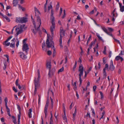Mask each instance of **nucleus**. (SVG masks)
<instances>
[{"instance_id": "nucleus-62", "label": "nucleus", "mask_w": 124, "mask_h": 124, "mask_svg": "<svg viewBox=\"0 0 124 124\" xmlns=\"http://www.w3.org/2000/svg\"><path fill=\"white\" fill-rule=\"evenodd\" d=\"M0 120H1V121L2 122H4V119L3 118V117L1 118L0 119Z\"/></svg>"}, {"instance_id": "nucleus-42", "label": "nucleus", "mask_w": 124, "mask_h": 124, "mask_svg": "<svg viewBox=\"0 0 124 124\" xmlns=\"http://www.w3.org/2000/svg\"><path fill=\"white\" fill-rule=\"evenodd\" d=\"M17 43L16 44V47H17L19 45V40H18L17 39Z\"/></svg>"}, {"instance_id": "nucleus-24", "label": "nucleus", "mask_w": 124, "mask_h": 124, "mask_svg": "<svg viewBox=\"0 0 124 124\" xmlns=\"http://www.w3.org/2000/svg\"><path fill=\"white\" fill-rule=\"evenodd\" d=\"M15 41H13L10 44V46L11 47L14 48L15 47Z\"/></svg>"}, {"instance_id": "nucleus-11", "label": "nucleus", "mask_w": 124, "mask_h": 124, "mask_svg": "<svg viewBox=\"0 0 124 124\" xmlns=\"http://www.w3.org/2000/svg\"><path fill=\"white\" fill-rule=\"evenodd\" d=\"M115 68V66L113 65V61L112 60H111L110 62V69L111 71H113L114 70Z\"/></svg>"}, {"instance_id": "nucleus-8", "label": "nucleus", "mask_w": 124, "mask_h": 124, "mask_svg": "<svg viewBox=\"0 0 124 124\" xmlns=\"http://www.w3.org/2000/svg\"><path fill=\"white\" fill-rule=\"evenodd\" d=\"M55 69L54 68H52L51 70H49L48 75L49 77H51L52 76L54 75V72L55 71Z\"/></svg>"}, {"instance_id": "nucleus-19", "label": "nucleus", "mask_w": 124, "mask_h": 124, "mask_svg": "<svg viewBox=\"0 0 124 124\" xmlns=\"http://www.w3.org/2000/svg\"><path fill=\"white\" fill-rule=\"evenodd\" d=\"M49 94H51L52 96H54V93L52 91V90H51L50 89H50L49 90L48 92V95H49Z\"/></svg>"}, {"instance_id": "nucleus-25", "label": "nucleus", "mask_w": 124, "mask_h": 124, "mask_svg": "<svg viewBox=\"0 0 124 124\" xmlns=\"http://www.w3.org/2000/svg\"><path fill=\"white\" fill-rule=\"evenodd\" d=\"M12 117L13 118V122L15 124H16V119L15 117L13 116H12Z\"/></svg>"}, {"instance_id": "nucleus-59", "label": "nucleus", "mask_w": 124, "mask_h": 124, "mask_svg": "<svg viewBox=\"0 0 124 124\" xmlns=\"http://www.w3.org/2000/svg\"><path fill=\"white\" fill-rule=\"evenodd\" d=\"M51 101V104H53V99H52L51 97H50Z\"/></svg>"}, {"instance_id": "nucleus-60", "label": "nucleus", "mask_w": 124, "mask_h": 124, "mask_svg": "<svg viewBox=\"0 0 124 124\" xmlns=\"http://www.w3.org/2000/svg\"><path fill=\"white\" fill-rule=\"evenodd\" d=\"M6 64H4V66L3 68V70H5L6 68Z\"/></svg>"}, {"instance_id": "nucleus-37", "label": "nucleus", "mask_w": 124, "mask_h": 124, "mask_svg": "<svg viewBox=\"0 0 124 124\" xmlns=\"http://www.w3.org/2000/svg\"><path fill=\"white\" fill-rule=\"evenodd\" d=\"M100 93L101 95V99H102V98H103L104 97V96L103 95V94L101 92H100Z\"/></svg>"}, {"instance_id": "nucleus-33", "label": "nucleus", "mask_w": 124, "mask_h": 124, "mask_svg": "<svg viewBox=\"0 0 124 124\" xmlns=\"http://www.w3.org/2000/svg\"><path fill=\"white\" fill-rule=\"evenodd\" d=\"M120 11L122 12L124 11V6H122V7L120 8Z\"/></svg>"}, {"instance_id": "nucleus-53", "label": "nucleus", "mask_w": 124, "mask_h": 124, "mask_svg": "<svg viewBox=\"0 0 124 124\" xmlns=\"http://www.w3.org/2000/svg\"><path fill=\"white\" fill-rule=\"evenodd\" d=\"M7 113L8 115L9 116H11V115L10 114V110L7 111Z\"/></svg>"}, {"instance_id": "nucleus-40", "label": "nucleus", "mask_w": 124, "mask_h": 124, "mask_svg": "<svg viewBox=\"0 0 124 124\" xmlns=\"http://www.w3.org/2000/svg\"><path fill=\"white\" fill-rule=\"evenodd\" d=\"M12 89L16 93L17 92V90L16 89L15 87L14 86L13 87Z\"/></svg>"}, {"instance_id": "nucleus-35", "label": "nucleus", "mask_w": 124, "mask_h": 124, "mask_svg": "<svg viewBox=\"0 0 124 124\" xmlns=\"http://www.w3.org/2000/svg\"><path fill=\"white\" fill-rule=\"evenodd\" d=\"M113 38L115 40V41L117 43H119L120 44V42L119 41V40H117L116 39H115L114 37H113Z\"/></svg>"}, {"instance_id": "nucleus-47", "label": "nucleus", "mask_w": 124, "mask_h": 124, "mask_svg": "<svg viewBox=\"0 0 124 124\" xmlns=\"http://www.w3.org/2000/svg\"><path fill=\"white\" fill-rule=\"evenodd\" d=\"M27 40V39H25L23 40V45L24 44V43H26L25 42Z\"/></svg>"}, {"instance_id": "nucleus-52", "label": "nucleus", "mask_w": 124, "mask_h": 124, "mask_svg": "<svg viewBox=\"0 0 124 124\" xmlns=\"http://www.w3.org/2000/svg\"><path fill=\"white\" fill-rule=\"evenodd\" d=\"M42 29L43 31L44 32H45L46 33H47V32L46 31V30L44 29L43 27H42Z\"/></svg>"}, {"instance_id": "nucleus-36", "label": "nucleus", "mask_w": 124, "mask_h": 124, "mask_svg": "<svg viewBox=\"0 0 124 124\" xmlns=\"http://www.w3.org/2000/svg\"><path fill=\"white\" fill-rule=\"evenodd\" d=\"M124 54V51H121L120 53L119 54V55H122Z\"/></svg>"}, {"instance_id": "nucleus-30", "label": "nucleus", "mask_w": 124, "mask_h": 124, "mask_svg": "<svg viewBox=\"0 0 124 124\" xmlns=\"http://www.w3.org/2000/svg\"><path fill=\"white\" fill-rule=\"evenodd\" d=\"M45 46V43L44 42L42 44V48L43 50H45L46 49L44 47Z\"/></svg>"}, {"instance_id": "nucleus-63", "label": "nucleus", "mask_w": 124, "mask_h": 124, "mask_svg": "<svg viewBox=\"0 0 124 124\" xmlns=\"http://www.w3.org/2000/svg\"><path fill=\"white\" fill-rule=\"evenodd\" d=\"M108 67V64H106L105 65V68H104L106 69Z\"/></svg>"}, {"instance_id": "nucleus-17", "label": "nucleus", "mask_w": 124, "mask_h": 124, "mask_svg": "<svg viewBox=\"0 0 124 124\" xmlns=\"http://www.w3.org/2000/svg\"><path fill=\"white\" fill-rule=\"evenodd\" d=\"M87 114L86 115H85L84 116V118L86 119H88V117H89V118H91L90 113L89 112H87Z\"/></svg>"}, {"instance_id": "nucleus-57", "label": "nucleus", "mask_w": 124, "mask_h": 124, "mask_svg": "<svg viewBox=\"0 0 124 124\" xmlns=\"http://www.w3.org/2000/svg\"><path fill=\"white\" fill-rule=\"evenodd\" d=\"M48 105L49 103H46L45 108H48Z\"/></svg>"}, {"instance_id": "nucleus-32", "label": "nucleus", "mask_w": 124, "mask_h": 124, "mask_svg": "<svg viewBox=\"0 0 124 124\" xmlns=\"http://www.w3.org/2000/svg\"><path fill=\"white\" fill-rule=\"evenodd\" d=\"M64 70V67H62L61 69L59 70L58 71V73H59L60 72H62Z\"/></svg>"}, {"instance_id": "nucleus-49", "label": "nucleus", "mask_w": 124, "mask_h": 124, "mask_svg": "<svg viewBox=\"0 0 124 124\" xmlns=\"http://www.w3.org/2000/svg\"><path fill=\"white\" fill-rule=\"evenodd\" d=\"M107 33L109 35H110V36H111L113 38V35L110 32H107Z\"/></svg>"}, {"instance_id": "nucleus-46", "label": "nucleus", "mask_w": 124, "mask_h": 124, "mask_svg": "<svg viewBox=\"0 0 124 124\" xmlns=\"http://www.w3.org/2000/svg\"><path fill=\"white\" fill-rule=\"evenodd\" d=\"M62 36H60V38L59 40V42L60 43H62Z\"/></svg>"}, {"instance_id": "nucleus-4", "label": "nucleus", "mask_w": 124, "mask_h": 124, "mask_svg": "<svg viewBox=\"0 0 124 124\" xmlns=\"http://www.w3.org/2000/svg\"><path fill=\"white\" fill-rule=\"evenodd\" d=\"M16 21V22L17 23H26L27 20V18L24 17H17Z\"/></svg>"}, {"instance_id": "nucleus-51", "label": "nucleus", "mask_w": 124, "mask_h": 124, "mask_svg": "<svg viewBox=\"0 0 124 124\" xmlns=\"http://www.w3.org/2000/svg\"><path fill=\"white\" fill-rule=\"evenodd\" d=\"M92 69V67H90L89 69L87 71V73H88Z\"/></svg>"}, {"instance_id": "nucleus-31", "label": "nucleus", "mask_w": 124, "mask_h": 124, "mask_svg": "<svg viewBox=\"0 0 124 124\" xmlns=\"http://www.w3.org/2000/svg\"><path fill=\"white\" fill-rule=\"evenodd\" d=\"M59 3L58 2L57 4V5L56 7V10H58L59 9Z\"/></svg>"}, {"instance_id": "nucleus-12", "label": "nucleus", "mask_w": 124, "mask_h": 124, "mask_svg": "<svg viewBox=\"0 0 124 124\" xmlns=\"http://www.w3.org/2000/svg\"><path fill=\"white\" fill-rule=\"evenodd\" d=\"M51 62L50 61L47 62L46 63V67L47 69H49V70H51Z\"/></svg>"}, {"instance_id": "nucleus-5", "label": "nucleus", "mask_w": 124, "mask_h": 124, "mask_svg": "<svg viewBox=\"0 0 124 124\" xmlns=\"http://www.w3.org/2000/svg\"><path fill=\"white\" fill-rule=\"evenodd\" d=\"M39 78H38L37 80L36 78H35L34 80V84L35 85V92H36L37 91V87L39 86V83L40 79Z\"/></svg>"}, {"instance_id": "nucleus-58", "label": "nucleus", "mask_w": 124, "mask_h": 124, "mask_svg": "<svg viewBox=\"0 0 124 124\" xmlns=\"http://www.w3.org/2000/svg\"><path fill=\"white\" fill-rule=\"evenodd\" d=\"M65 63H66L67 61V56H65Z\"/></svg>"}, {"instance_id": "nucleus-2", "label": "nucleus", "mask_w": 124, "mask_h": 124, "mask_svg": "<svg viewBox=\"0 0 124 124\" xmlns=\"http://www.w3.org/2000/svg\"><path fill=\"white\" fill-rule=\"evenodd\" d=\"M52 2H51L50 3V6H48V10L49 11L50 9H51L50 16V20L51 21L52 25L51 26L50 28V30L51 32L52 36H53L54 35L53 31L55 29V24L54 22L55 18L53 16L54 14V10L52 9L53 7L52 5Z\"/></svg>"}, {"instance_id": "nucleus-45", "label": "nucleus", "mask_w": 124, "mask_h": 124, "mask_svg": "<svg viewBox=\"0 0 124 124\" xmlns=\"http://www.w3.org/2000/svg\"><path fill=\"white\" fill-rule=\"evenodd\" d=\"M52 54L50 50L48 51L47 52V54L49 55H50Z\"/></svg>"}, {"instance_id": "nucleus-29", "label": "nucleus", "mask_w": 124, "mask_h": 124, "mask_svg": "<svg viewBox=\"0 0 124 124\" xmlns=\"http://www.w3.org/2000/svg\"><path fill=\"white\" fill-rule=\"evenodd\" d=\"M77 62L76 61L75 64L74 65L73 69V71H75V69L76 68L77 66Z\"/></svg>"}, {"instance_id": "nucleus-10", "label": "nucleus", "mask_w": 124, "mask_h": 124, "mask_svg": "<svg viewBox=\"0 0 124 124\" xmlns=\"http://www.w3.org/2000/svg\"><path fill=\"white\" fill-rule=\"evenodd\" d=\"M19 56L22 59L24 60L27 58V56L24 54L22 52H21L19 53Z\"/></svg>"}, {"instance_id": "nucleus-50", "label": "nucleus", "mask_w": 124, "mask_h": 124, "mask_svg": "<svg viewBox=\"0 0 124 124\" xmlns=\"http://www.w3.org/2000/svg\"><path fill=\"white\" fill-rule=\"evenodd\" d=\"M92 110V112L93 113V114L92 115L93 116H94L95 115V113L94 112V109H91Z\"/></svg>"}, {"instance_id": "nucleus-16", "label": "nucleus", "mask_w": 124, "mask_h": 124, "mask_svg": "<svg viewBox=\"0 0 124 124\" xmlns=\"http://www.w3.org/2000/svg\"><path fill=\"white\" fill-rule=\"evenodd\" d=\"M18 2V0H13V4L14 6H16Z\"/></svg>"}, {"instance_id": "nucleus-34", "label": "nucleus", "mask_w": 124, "mask_h": 124, "mask_svg": "<svg viewBox=\"0 0 124 124\" xmlns=\"http://www.w3.org/2000/svg\"><path fill=\"white\" fill-rule=\"evenodd\" d=\"M17 108L19 111V114H20V115H21V113H20L21 108H20L19 105H17Z\"/></svg>"}, {"instance_id": "nucleus-22", "label": "nucleus", "mask_w": 124, "mask_h": 124, "mask_svg": "<svg viewBox=\"0 0 124 124\" xmlns=\"http://www.w3.org/2000/svg\"><path fill=\"white\" fill-rule=\"evenodd\" d=\"M101 28L103 31L106 33L108 32L107 30L104 27L101 26Z\"/></svg>"}, {"instance_id": "nucleus-6", "label": "nucleus", "mask_w": 124, "mask_h": 124, "mask_svg": "<svg viewBox=\"0 0 124 124\" xmlns=\"http://www.w3.org/2000/svg\"><path fill=\"white\" fill-rule=\"evenodd\" d=\"M46 44L47 45V47L48 48H50L52 46H53V48L54 47V42L51 40V41L50 42L49 40L48 39H46Z\"/></svg>"}, {"instance_id": "nucleus-64", "label": "nucleus", "mask_w": 124, "mask_h": 124, "mask_svg": "<svg viewBox=\"0 0 124 124\" xmlns=\"http://www.w3.org/2000/svg\"><path fill=\"white\" fill-rule=\"evenodd\" d=\"M76 19H77L78 20H80L81 19V18L79 16V15H78L77 16V18Z\"/></svg>"}, {"instance_id": "nucleus-18", "label": "nucleus", "mask_w": 124, "mask_h": 124, "mask_svg": "<svg viewBox=\"0 0 124 124\" xmlns=\"http://www.w3.org/2000/svg\"><path fill=\"white\" fill-rule=\"evenodd\" d=\"M28 113V115H29V117L31 118V112H32V109L31 108L30 109Z\"/></svg>"}, {"instance_id": "nucleus-39", "label": "nucleus", "mask_w": 124, "mask_h": 124, "mask_svg": "<svg viewBox=\"0 0 124 124\" xmlns=\"http://www.w3.org/2000/svg\"><path fill=\"white\" fill-rule=\"evenodd\" d=\"M25 26V25L24 24H23L22 25H21L20 27V29L22 30V29H23L24 28V27Z\"/></svg>"}, {"instance_id": "nucleus-55", "label": "nucleus", "mask_w": 124, "mask_h": 124, "mask_svg": "<svg viewBox=\"0 0 124 124\" xmlns=\"http://www.w3.org/2000/svg\"><path fill=\"white\" fill-rule=\"evenodd\" d=\"M103 62L104 64H105L106 63V60L105 58L104 57L103 58Z\"/></svg>"}, {"instance_id": "nucleus-14", "label": "nucleus", "mask_w": 124, "mask_h": 124, "mask_svg": "<svg viewBox=\"0 0 124 124\" xmlns=\"http://www.w3.org/2000/svg\"><path fill=\"white\" fill-rule=\"evenodd\" d=\"M65 34V32L63 31L62 27H61L60 30V36H62V35H63L64 36Z\"/></svg>"}, {"instance_id": "nucleus-26", "label": "nucleus", "mask_w": 124, "mask_h": 124, "mask_svg": "<svg viewBox=\"0 0 124 124\" xmlns=\"http://www.w3.org/2000/svg\"><path fill=\"white\" fill-rule=\"evenodd\" d=\"M18 124H19L20 123V115L18 114L17 115Z\"/></svg>"}, {"instance_id": "nucleus-23", "label": "nucleus", "mask_w": 124, "mask_h": 124, "mask_svg": "<svg viewBox=\"0 0 124 124\" xmlns=\"http://www.w3.org/2000/svg\"><path fill=\"white\" fill-rule=\"evenodd\" d=\"M97 36L99 40H101L103 42H104V40L102 39V38L100 36L99 34H97Z\"/></svg>"}, {"instance_id": "nucleus-41", "label": "nucleus", "mask_w": 124, "mask_h": 124, "mask_svg": "<svg viewBox=\"0 0 124 124\" xmlns=\"http://www.w3.org/2000/svg\"><path fill=\"white\" fill-rule=\"evenodd\" d=\"M103 79H104V78H105L106 77L107 75L106 74V73H103Z\"/></svg>"}, {"instance_id": "nucleus-43", "label": "nucleus", "mask_w": 124, "mask_h": 124, "mask_svg": "<svg viewBox=\"0 0 124 124\" xmlns=\"http://www.w3.org/2000/svg\"><path fill=\"white\" fill-rule=\"evenodd\" d=\"M108 30L110 32H112L113 31V29L111 28L108 27Z\"/></svg>"}, {"instance_id": "nucleus-38", "label": "nucleus", "mask_w": 124, "mask_h": 124, "mask_svg": "<svg viewBox=\"0 0 124 124\" xmlns=\"http://www.w3.org/2000/svg\"><path fill=\"white\" fill-rule=\"evenodd\" d=\"M47 109L48 108H44V113L45 114H46V113H47Z\"/></svg>"}, {"instance_id": "nucleus-28", "label": "nucleus", "mask_w": 124, "mask_h": 124, "mask_svg": "<svg viewBox=\"0 0 124 124\" xmlns=\"http://www.w3.org/2000/svg\"><path fill=\"white\" fill-rule=\"evenodd\" d=\"M12 37V36H10L9 37L8 39L6 40V41H5L4 42V43H5V44H6V43H7L9 40Z\"/></svg>"}, {"instance_id": "nucleus-15", "label": "nucleus", "mask_w": 124, "mask_h": 124, "mask_svg": "<svg viewBox=\"0 0 124 124\" xmlns=\"http://www.w3.org/2000/svg\"><path fill=\"white\" fill-rule=\"evenodd\" d=\"M115 59L116 61H117L120 59L121 62L123 60V58L121 57L119 55L116 56L115 58Z\"/></svg>"}, {"instance_id": "nucleus-3", "label": "nucleus", "mask_w": 124, "mask_h": 124, "mask_svg": "<svg viewBox=\"0 0 124 124\" xmlns=\"http://www.w3.org/2000/svg\"><path fill=\"white\" fill-rule=\"evenodd\" d=\"M78 71L79 72L78 74V76L79 77V81L80 82L79 85L80 86L82 83V81L81 77V76L83 75L84 72V67L81 64L79 65Z\"/></svg>"}, {"instance_id": "nucleus-7", "label": "nucleus", "mask_w": 124, "mask_h": 124, "mask_svg": "<svg viewBox=\"0 0 124 124\" xmlns=\"http://www.w3.org/2000/svg\"><path fill=\"white\" fill-rule=\"evenodd\" d=\"M22 49L23 51H25L26 54H27L28 52L29 49L28 44L26 43H24L23 44V46Z\"/></svg>"}, {"instance_id": "nucleus-20", "label": "nucleus", "mask_w": 124, "mask_h": 124, "mask_svg": "<svg viewBox=\"0 0 124 124\" xmlns=\"http://www.w3.org/2000/svg\"><path fill=\"white\" fill-rule=\"evenodd\" d=\"M64 115L63 116H62L63 119V120H64L66 122H67V119L65 111V110L64 111Z\"/></svg>"}, {"instance_id": "nucleus-13", "label": "nucleus", "mask_w": 124, "mask_h": 124, "mask_svg": "<svg viewBox=\"0 0 124 124\" xmlns=\"http://www.w3.org/2000/svg\"><path fill=\"white\" fill-rule=\"evenodd\" d=\"M19 80L18 79H17L16 80L15 82L16 85L17 86H18V88L20 89H21L22 87L20 85L18 84Z\"/></svg>"}, {"instance_id": "nucleus-54", "label": "nucleus", "mask_w": 124, "mask_h": 124, "mask_svg": "<svg viewBox=\"0 0 124 124\" xmlns=\"http://www.w3.org/2000/svg\"><path fill=\"white\" fill-rule=\"evenodd\" d=\"M76 96L77 97V99H78L79 98V96L77 91L76 92Z\"/></svg>"}, {"instance_id": "nucleus-44", "label": "nucleus", "mask_w": 124, "mask_h": 124, "mask_svg": "<svg viewBox=\"0 0 124 124\" xmlns=\"http://www.w3.org/2000/svg\"><path fill=\"white\" fill-rule=\"evenodd\" d=\"M38 78H40V71L39 70H38Z\"/></svg>"}, {"instance_id": "nucleus-21", "label": "nucleus", "mask_w": 124, "mask_h": 124, "mask_svg": "<svg viewBox=\"0 0 124 124\" xmlns=\"http://www.w3.org/2000/svg\"><path fill=\"white\" fill-rule=\"evenodd\" d=\"M47 1L48 0H46V2L44 6V11L45 12H46L47 11V8H46V5L47 4Z\"/></svg>"}, {"instance_id": "nucleus-1", "label": "nucleus", "mask_w": 124, "mask_h": 124, "mask_svg": "<svg viewBox=\"0 0 124 124\" xmlns=\"http://www.w3.org/2000/svg\"><path fill=\"white\" fill-rule=\"evenodd\" d=\"M35 13V16L37 17V23L38 24L36 25L34 21L33 22V24L34 25V29H31V31L33 33L36 34L38 32L39 35H41L42 34V32L40 29V27L41 24V20L40 17V14L39 10L36 8L35 7L34 8Z\"/></svg>"}, {"instance_id": "nucleus-48", "label": "nucleus", "mask_w": 124, "mask_h": 124, "mask_svg": "<svg viewBox=\"0 0 124 124\" xmlns=\"http://www.w3.org/2000/svg\"><path fill=\"white\" fill-rule=\"evenodd\" d=\"M3 44H5L6 46H8L10 44V42H8L7 43H6V44H5V43L4 42Z\"/></svg>"}, {"instance_id": "nucleus-9", "label": "nucleus", "mask_w": 124, "mask_h": 124, "mask_svg": "<svg viewBox=\"0 0 124 124\" xmlns=\"http://www.w3.org/2000/svg\"><path fill=\"white\" fill-rule=\"evenodd\" d=\"M16 33L15 35L16 36H17L19 34H21L23 31L22 30L20 29L18 27H16Z\"/></svg>"}, {"instance_id": "nucleus-27", "label": "nucleus", "mask_w": 124, "mask_h": 124, "mask_svg": "<svg viewBox=\"0 0 124 124\" xmlns=\"http://www.w3.org/2000/svg\"><path fill=\"white\" fill-rule=\"evenodd\" d=\"M3 17L5 18L8 22H9L10 21V19L6 16H3Z\"/></svg>"}, {"instance_id": "nucleus-56", "label": "nucleus", "mask_w": 124, "mask_h": 124, "mask_svg": "<svg viewBox=\"0 0 124 124\" xmlns=\"http://www.w3.org/2000/svg\"><path fill=\"white\" fill-rule=\"evenodd\" d=\"M93 44V42H92L91 44H90L89 46V48L90 49H91L92 47Z\"/></svg>"}, {"instance_id": "nucleus-61", "label": "nucleus", "mask_w": 124, "mask_h": 124, "mask_svg": "<svg viewBox=\"0 0 124 124\" xmlns=\"http://www.w3.org/2000/svg\"><path fill=\"white\" fill-rule=\"evenodd\" d=\"M62 8H61L60 9V15H61V14L62 13Z\"/></svg>"}]
</instances>
